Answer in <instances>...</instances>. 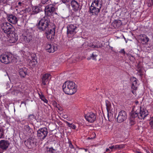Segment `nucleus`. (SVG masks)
I'll use <instances>...</instances> for the list:
<instances>
[{
	"instance_id": "1",
	"label": "nucleus",
	"mask_w": 153,
	"mask_h": 153,
	"mask_svg": "<svg viewBox=\"0 0 153 153\" xmlns=\"http://www.w3.org/2000/svg\"><path fill=\"white\" fill-rule=\"evenodd\" d=\"M51 24L48 16H45L39 21L37 26L39 30L45 31L51 28Z\"/></svg>"
},
{
	"instance_id": "2",
	"label": "nucleus",
	"mask_w": 153,
	"mask_h": 153,
	"mask_svg": "<svg viewBox=\"0 0 153 153\" xmlns=\"http://www.w3.org/2000/svg\"><path fill=\"white\" fill-rule=\"evenodd\" d=\"M102 3V0H93L89 8L90 13H92L93 15L97 16L100 11Z\"/></svg>"
},
{
	"instance_id": "3",
	"label": "nucleus",
	"mask_w": 153,
	"mask_h": 153,
	"mask_svg": "<svg viewBox=\"0 0 153 153\" xmlns=\"http://www.w3.org/2000/svg\"><path fill=\"white\" fill-rule=\"evenodd\" d=\"M1 26L2 31L8 34L13 32L15 29L13 26L8 22H5L2 24Z\"/></svg>"
},
{
	"instance_id": "4",
	"label": "nucleus",
	"mask_w": 153,
	"mask_h": 153,
	"mask_svg": "<svg viewBox=\"0 0 153 153\" xmlns=\"http://www.w3.org/2000/svg\"><path fill=\"white\" fill-rule=\"evenodd\" d=\"M48 132V131L46 128L43 127L40 128L37 131V137L41 141H42L46 137Z\"/></svg>"
},
{
	"instance_id": "5",
	"label": "nucleus",
	"mask_w": 153,
	"mask_h": 153,
	"mask_svg": "<svg viewBox=\"0 0 153 153\" xmlns=\"http://www.w3.org/2000/svg\"><path fill=\"white\" fill-rule=\"evenodd\" d=\"M68 94L72 95L77 91V87L75 83L72 81H68Z\"/></svg>"
},
{
	"instance_id": "6",
	"label": "nucleus",
	"mask_w": 153,
	"mask_h": 153,
	"mask_svg": "<svg viewBox=\"0 0 153 153\" xmlns=\"http://www.w3.org/2000/svg\"><path fill=\"white\" fill-rule=\"evenodd\" d=\"M12 59V56L9 54H2L0 56V60L2 63L8 64Z\"/></svg>"
},
{
	"instance_id": "7",
	"label": "nucleus",
	"mask_w": 153,
	"mask_h": 153,
	"mask_svg": "<svg viewBox=\"0 0 153 153\" xmlns=\"http://www.w3.org/2000/svg\"><path fill=\"white\" fill-rule=\"evenodd\" d=\"M51 25H53L52 27L45 31L47 38L50 40L53 39L55 34V26L53 24H51Z\"/></svg>"
},
{
	"instance_id": "8",
	"label": "nucleus",
	"mask_w": 153,
	"mask_h": 153,
	"mask_svg": "<svg viewBox=\"0 0 153 153\" xmlns=\"http://www.w3.org/2000/svg\"><path fill=\"white\" fill-rule=\"evenodd\" d=\"M55 11V5L53 4L47 5L45 7V13L46 16H51Z\"/></svg>"
},
{
	"instance_id": "9",
	"label": "nucleus",
	"mask_w": 153,
	"mask_h": 153,
	"mask_svg": "<svg viewBox=\"0 0 153 153\" xmlns=\"http://www.w3.org/2000/svg\"><path fill=\"white\" fill-rule=\"evenodd\" d=\"M10 145V143L7 140H4L0 141V153L7 150Z\"/></svg>"
},
{
	"instance_id": "10",
	"label": "nucleus",
	"mask_w": 153,
	"mask_h": 153,
	"mask_svg": "<svg viewBox=\"0 0 153 153\" xmlns=\"http://www.w3.org/2000/svg\"><path fill=\"white\" fill-rule=\"evenodd\" d=\"M137 112L139 113V118L140 119H144L148 114V111L141 106L137 109Z\"/></svg>"
},
{
	"instance_id": "11",
	"label": "nucleus",
	"mask_w": 153,
	"mask_h": 153,
	"mask_svg": "<svg viewBox=\"0 0 153 153\" xmlns=\"http://www.w3.org/2000/svg\"><path fill=\"white\" fill-rule=\"evenodd\" d=\"M127 118V114L126 111L122 110L118 113L117 118V121L119 123H121L125 120Z\"/></svg>"
},
{
	"instance_id": "12",
	"label": "nucleus",
	"mask_w": 153,
	"mask_h": 153,
	"mask_svg": "<svg viewBox=\"0 0 153 153\" xmlns=\"http://www.w3.org/2000/svg\"><path fill=\"white\" fill-rule=\"evenodd\" d=\"M32 34L28 30H26L22 35V39L26 43L29 42L32 39Z\"/></svg>"
},
{
	"instance_id": "13",
	"label": "nucleus",
	"mask_w": 153,
	"mask_h": 153,
	"mask_svg": "<svg viewBox=\"0 0 153 153\" xmlns=\"http://www.w3.org/2000/svg\"><path fill=\"white\" fill-rule=\"evenodd\" d=\"M85 117L88 121L91 123L94 122L96 118L95 114L92 112L88 113L85 115Z\"/></svg>"
},
{
	"instance_id": "14",
	"label": "nucleus",
	"mask_w": 153,
	"mask_h": 153,
	"mask_svg": "<svg viewBox=\"0 0 153 153\" xmlns=\"http://www.w3.org/2000/svg\"><path fill=\"white\" fill-rule=\"evenodd\" d=\"M68 8L71 10H73L75 11H77L79 8V5L78 3L75 0H72L69 4Z\"/></svg>"
},
{
	"instance_id": "15",
	"label": "nucleus",
	"mask_w": 153,
	"mask_h": 153,
	"mask_svg": "<svg viewBox=\"0 0 153 153\" xmlns=\"http://www.w3.org/2000/svg\"><path fill=\"white\" fill-rule=\"evenodd\" d=\"M45 49L47 52L51 53H53L56 51L57 48L55 45H51L50 44H46Z\"/></svg>"
},
{
	"instance_id": "16",
	"label": "nucleus",
	"mask_w": 153,
	"mask_h": 153,
	"mask_svg": "<svg viewBox=\"0 0 153 153\" xmlns=\"http://www.w3.org/2000/svg\"><path fill=\"white\" fill-rule=\"evenodd\" d=\"M9 34L10 36L9 42L10 43H14L17 41L18 39V36L14 31Z\"/></svg>"
},
{
	"instance_id": "17",
	"label": "nucleus",
	"mask_w": 153,
	"mask_h": 153,
	"mask_svg": "<svg viewBox=\"0 0 153 153\" xmlns=\"http://www.w3.org/2000/svg\"><path fill=\"white\" fill-rule=\"evenodd\" d=\"M7 19L9 22L13 24H16L18 20L16 16L12 14L7 15Z\"/></svg>"
},
{
	"instance_id": "18",
	"label": "nucleus",
	"mask_w": 153,
	"mask_h": 153,
	"mask_svg": "<svg viewBox=\"0 0 153 153\" xmlns=\"http://www.w3.org/2000/svg\"><path fill=\"white\" fill-rule=\"evenodd\" d=\"M68 152L69 153H75L76 150L73 145L72 143L71 140L68 139Z\"/></svg>"
},
{
	"instance_id": "19",
	"label": "nucleus",
	"mask_w": 153,
	"mask_h": 153,
	"mask_svg": "<svg viewBox=\"0 0 153 153\" xmlns=\"http://www.w3.org/2000/svg\"><path fill=\"white\" fill-rule=\"evenodd\" d=\"M76 27L73 25H70L69 27H68V37L70 34H73Z\"/></svg>"
},
{
	"instance_id": "20",
	"label": "nucleus",
	"mask_w": 153,
	"mask_h": 153,
	"mask_svg": "<svg viewBox=\"0 0 153 153\" xmlns=\"http://www.w3.org/2000/svg\"><path fill=\"white\" fill-rule=\"evenodd\" d=\"M27 69L25 68H21L19 70V73L21 77L24 78L27 75Z\"/></svg>"
},
{
	"instance_id": "21",
	"label": "nucleus",
	"mask_w": 153,
	"mask_h": 153,
	"mask_svg": "<svg viewBox=\"0 0 153 153\" xmlns=\"http://www.w3.org/2000/svg\"><path fill=\"white\" fill-rule=\"evenodd\" d=\"M50 76L51 75L48 74H46L43 75L42 78V82L43 85H46V82L48 81Z\"/></svg>"
},
{
	"instance_id": "22",
	"label": "nucleus",
	"mask_w": 153,
	"mask_h": 153,
	"mask_svg": "<svg viewBox=\"0 0 153 153\" xmlns=\"http://www.w3.org/2000/svg\"><path fill=\"white\" fill-rule=\"evenodd\" d=\"M122 22L120 20H115L112 23V25L114 28H118L122 25Z\"/></svg>"
},
{
	"instance_id": "23",
	"label": "nucleus",
	"mask_w": 153,
	"mask_h": 153,
	"mask_svg": "<svg viewBox=\"0 0 153 153\" xmlns=\"http://www.w3.org/2000/svg\"><path fill=\"white\" fill-rule=\"evenodd\" d=\"M140 40L142 43L143 44H146L149 40V39L145 34H143L141 35Z\"/></svg>"
},
{
	"instance_id": "24",
	"label": "nucleus",
	"mask_w": 153,
	"mask_h": 153,
	"mask_svg": "<svg viewBox=\"0 0 153 153\" xmlns=\"http://www.w3.org/2000/svg\"><path fill=\"white\" fill-rule=\"evenodd\" d=\"M41 5H39V6H36L33 7L32 9V12L34 14H37L39 12L42 11V8L40 7V6Z\"/></svg>"
},
{
	"instance_id": "25",
	"label": "nucleus",
	"mask_w": 153,
	"mask_h": 153,
	"mask_svg": "<svg viewBox=\"0 0 153 153\" xmlns=\"http://www.w3.org/2000/svg\"><path fill=\"white\" fill-rule=\"evenodd\" d=\"M105 104L107 111H113V108L111 106V103L108 101L106 100L105 101Z\"/></svg>"
},
{
	"instance_id": "26",
	"label": "nucleus",
	"mask_w": 153,
	"mask_h": 153,
	"mask_svg": "<svg viewBox=\"0 0 153 153\" xmlns=\"http://www.w3.org/2000/svg\"><path fill=\"white\" fill-rule=\"evenodd\" d=\"M139 113L137 112V109L135 111H131L130 113V117L134 119L138 117L139 118Z\"/></svg>"
},
{
	"instance_id": "27",
	"label": "nucleus",
	"mask_w": 153,
	"mask_h": 153,
	"mask_svg": "<svg viewBox=\"0 0 153 153\" xmlns=\"http://www.w3.org/2000/svg\"><path fill=\"white\" fill-rule=\"evenodd\" d=\"M25 145L28 147L29 148H31L35 145L33 141L28 140L27 142L26 141H25Z\"/></svg>"
},
{
	"instance_id": "28",
	"label": "nucleus",
	"mask_w": 153,
	"mask_h": 153,
	"mask_svg": "<svg viewBox=\"0 0 153 153\" xmlns=\"http://www.w3.org/2000/svg\"><path fill=\"white\" fill-rule=\"evenodd\" d=\"M13 91L12 93L14 94H16L19 92L22 91L21 89L19 88V87L17 86V87H13Z\"/></svg>"
},
{
	"instance_id": "29",
	"label": "nucleus",
	"mask_w": 153,
	"mask_h": 153,
	"mask_svg": "<svg viewBox=\"0 0 153 153\" xmlns=\"http://www.w3.org/2000/svg\"><path fill=\"white\" fill-rule=\"evenodd\" d=\"M108 117L109 121H111L113 119V111H108Z\"/></svg>"
},
{
	"instance_id": "30",
	"label": "nucleus",
	"mask_w": 153,
	"mask_h": 153,
	"mask_svg": "<svg viewBox=\"0 0 153 153\" xmlns=\"http://www.w3.org/2000/svg\"><path fill=\"white\" fill-rule=\"evenodd\" d=\"M37 62L36 60H34V61L31 60L29 62V64L30 66L32 68H34L35 67L36 65L37 64Z\"/></svg>"
},
{
	"instance_id": "31",
	"label": "nucleus",
	"mask_w": 153,
	"mask_h": 153,
	"mask_svg": "<svg viewBox=\"0 0 153 153\" xmlns=\"http://www.w3.org/2000/svg\"><path fill=\"white\" fill-rule=\"evenodd\" d=\"M114 150H116L117 149H120L124 148L125 146V145L124 144L117 145H114Z\"/></svg>"
},
{
	"instance_id": "32",
	"label": "nucleus",
	"mask_w": 153,
	"mask_h": 153,
	"mask_svg": "<svg viewBox=\"0 0 153 153\" xmlns=\"http://www.w3.org/2000/svg\"><path fill=\"white\" fill-rule=\"evenodd\" d=\"M69 128L70 129H75L76 126L74 124L68 122V129Z\"/></svg>"
},
{
	"instance_id": "33",
	"label": "nucleus",
	"mask_w": 153,
	"mask_h": 153,
	"mask_svg": "<svg viewBox=\"0 0 153 153\" xmlns=\"http://www.w3.org/2000/svg\"><path fill=\"white\" fill-rule=\"evenodd\" d=\"M131 82H132V84H133V85H137V80L136 78L134 77H131Z\"/></svg>"
},
{
	"instance_id": "34",
	"label": "nucleus",
	"mask_w": 153,
	"mask_h": 153,
	"mask_svg": "<svg viewBox=\"0 0 153 153\" xmlns=\"http://www.w3.org/2000/svg\"><path fill=\"white\" fill-rule=\"evenodd\" d=\"M25 128L26 131L28 133H31L33 132V129L31 128L28 125H26L25 126Z\"/></svg>"
},
{
	"instance_id": "35",
	"label": "nucleus",
	"mask_w": 153,
	"mask_h": 153,
	"mask_svg": "<svg viewBox=\"0 0 153 153\" xmlns=\"http://www.w3.org/2000/svg\"><path fill=\"white\" fill-rule=\"evenodd\" d=\"M67 82V81H65V82L64 83L62 86L63 90L66 94H67V89L66 88V83Z\"/></svg>"
},
{
	"instance_id": "36",
	"label": "nucleus",
	"mask_w": 153,
	"mask_h": 153,
	"mask_svg": "<svg viewBox=\"0 0 153 153\" xmlns=\"http://www.w3.org/2000/svg\"><path fill=\"white\" fill-rule=\"evenodd\" d=\"M30 57L31 58V59L30 60V61H33L36 60H37V57L35 53H32L30 55Z\"/></svg>"
},
{
	"instance_id": "37",
	"label": "nucleus",
	"mask_w": 153,
	"mask_h": 153,
	"mask_svg": "<svg viewBox=\"0 0 153 153\" xmlns=\"http://www.w3.org/2000/svg\"><path fill=\"white\" fill-rule=\"evenodd\" d=\"M129 124L131 126H132L134 125L135 123V119L133 118L130 117L129 120Z\"/></svg>"
},
{
	"instance_id": "38",
	"label": "nucleus",
	"mask_w": 153,
	"mask_h": 153,
	"mask_svg": "<svg viewBox=\"0 0 153 153\" xmlns=\"http://www.w3.org/2000/svg\"><path fill=\"white\" fill-rule=\"evenodd\" d=\"M97 56V55H96L94 54V53H92L91 55L90 56V57H88L87 58V59L88 60H90L91 59H92L93 60H95L96 59V58Z\"/></svg>"
},
{
	"instance_id": "39",
	"label": "nucleus",
	"mask_w": 153,
	"mask_h": 153,
	"mask_svg": "<svg viewBox=\"0 0 153 153\" xmlns=\"http://www.w3.org/2000/svg\"><path fill=\"white\" fill-rule=\"evenodd\" d=\"M149 124L151 128L153 129V117H150Z\"/></svg>"
},
{
	"instance_id": "40",
	"label": "nucleus",
	"mask_w": 153,
	"mask_h": 153,
	"mask_svg": "<svg viewBox=\"0 0 153 153\" xmlns=\"http://www.w3.org/2000/svg\"><path fill=\"white\" fill-rule=\"evenodd\" d=\"M41 2L43 4H48L50 3V0H40Z\"/></svg>"
},
{
	"instance_id": "41",
	"label": "nucleus",
	"mask_w": 153,
	"mask_h": 153,
	"mask_svg": "<svg viewBox=\"0 0 153 153\" xmlns=\"http://www.w3.org/2000/svg\"><path fill=\"white\" fill-rule=\"evenodd\" d=\"M89 46L90 47H91V48H100L101 47V46H98L97 45H95L92 44H90L89 45Z\"/></svg>"
},
{
	"instance_id": "42",
	"label": "nucleus",
	"mask_w": 153,
	"mask_h": 153,
	"mask_svg": "<svg viewBox=\"0 0 153 153\" xmlns=\"http://www.w3.org/2000/svg\"><path fill=\"white\" fill-rule=\"evenodd\" d=\"M40 98L45 102L47 103L48 102V100L45 99L43 95V96H42Z\"/></svg>"
},
{
	"instance_id": "43",
	"label": "nucleus",
	"mask_w": 153,
	"mask_h": 153,
	"mask_svg": "<svg viewBox=\"0 0 153 153\" xmlns=\"http://www.w3.org/2000/svg\"><path fill=\"white\" fill-rule=\"evenodd\" d=\"M55 150L52 148H47V151L48 152H51V153H53Z\"/></svg>"
},
{
	"instance_id": "44",
	"label": "nucleus",
	"mask_w": 153,
	"mask_h": 153,
	"mask_svg": "<svg viewBox=\"0 0 153 153\" xmlns=\"http://www.w3.org/2000/svg\"><path fill=\"white\" fill-rule=\"evenodd\" d=\"M131 88L132 89L134 90H136L137 89V85H134L132 84Z\"/></svg>"
},
{
	"instance_id": "45",
	"label": "nucleus",
	"mask_w": 153,
	"mask_h": 153,
	"mask_svg": "<svg viewBox=\"0 0 153 153\" xmlns=\"http://www.w3.org/2000/svg\"><path fill=\"white\" fill-rule=\"evenodd\" d=\"M35 116L33 114H30L29 116V118L31 120H33Z\"/></svg>"
},
{
	"instance_id": "46",
	"label": "nucleus",
	"mask_w": 153,
	"mask_h": 153,
	"mask_svg": "<svg viewBox=\"0 0 153 153\" xmlns=\"http://www.w3.org/2000/svg\"><path fill=\"white\" fill-rule=\"evenodd\" d=\"M7 1V0H0V3H5Z\"/></svg>"
},
{
	"instance_id": "47",
	"label": "nucleus",
	"mask_w": 153,
	"mask_h": 153,
	"mask_svg": "<svg viewBox=\"0 0 153 153\" xmlns=\"http://www.w3.org/2000/svg\"><path fill=\"white\" fill-rule=\"evenodd\" d=\"M120 52L121 53H123L124 54H125V52L124 51V49H121L120 51Z\"/></svg>"
},
{
	"instance_id": "48",
	"label": "nucleus",
	"mask_w": 153,
	"mask_h": 153,
	"mask_svg": "<svg viewBox=\"0 0 153 153\" xmlns=\"http://www.w3.org/2000/svg\"><path fill=\"white\" fill-rule=\"evenodd\" d=\"M109 149H111V150H112V151L113 149H114V145H113L111 146H110L109 147Z\"/></svg>"
},
{
	"instance_id": "49",
	"label": "nucleus",
	"mask_w": 153,
	"mask_h": 153,
	"mask_svg": "<svg viewBox=\"0 0 153 153\" xmlns=\"http://www.w3.org/2000/svg\"><path fill=\"white\" fill-rule=\"evenodd\" d=\"M106 152H111L112 151V150H110V149H109V148L108 149H106Z\"/></svg>"
},
{
	"instance_id": "50",
	"label": "nucleus",
	"mask_w": 153,
	"mask_h": 153,
	"mask_svg": "<svg viewBox=\"0 0 153 153\" xmlns=\"http://www.w3.org/2000/svg\"><path fill=\"white\" fill-rule=\"evenodd\" d=\"M138 71L139 72H140L141 70V68L139 67V65H138Z\"/></svg>"
},
{
	"instance_id": "51",
	"label": "nucleus",
	"mask_w": 153,
	"mask_h": 153,
	"mask_svg": "<svg viewBox=\"0 0 153 153\" xmlns=\"http://www.w3.org/2000/svg\"><path fill=\"white\" fill-rule=\"evenodd\" d=\"M22 4V3L21 2L19 1L18 2V4L20 6H21Z\"/></svg>"
},
{
	"instance_id": "52",
	"label": "nucleus",
	"mask_w": 153,
	"mask_h": 153,
	"mask_svg": "<svg viewBox=\"0 0 153 153\" xmlns=\"http://www.w3.org/2000/svg\"><path fill=\"white\" fill-rule=\"evenodd\" d=\"M153 4H151V3H150V2L149 3H148V6L149 7L151 6Z\"/></svg>"
},
{
	"instance_id": "53",
	"label": "nucleus",
	"mask_w": 153,
	"mask_h": 153,
	"mask_svg": "<svg viewBox=\"0 0 153 153\" xmlns=\"http://www.w3.org/2000/svg\"><path fill=\"white\" fill-rule=\"evenodd\" d=\"M39 96L40 97V98L41 97V96H43V95L42 94V93H39Z\"/></svg>"
},
{
	"instance_id": "54",
	"label": "nucleus",
	"mask_w": 153,
	"mask_h": 153,
	"mask_svg": "<svg viewBox=\"0 0 153 153\" xmlns=\"http://www.w3.org/2000/svg\"><path fill=\"white\" fill-rule=\"evenodd\" d=\"M62 0V2L63 3H65L67 2V0Z\"/></svg>"
},
{
	"instance_id": "55",
	"label": "nucleus",
	"mask_w": 153,
	"mask_h": 153,
	"mask_svg": "<svg viewBox=\"0 0 153 153\" xmlns=\"http://www.w3.org/2000/svg\"><path fill=\"white\" fill-rule=\"evenodd\" d=\"M150 3H151V4L153 5V0H151V2Z\"/></svg>"
},
{
	"instance_id": "56",
	"label": "nucleus",
	"mask_w": 153,
	"mask_h": 153,
	"mask_svg": "<svg viewBox=\"0 0 153 153\" xmlns=\"http://www.w3.org/2000/svg\"><path fill=\"white\" fill-rule=\"evenodd\" d=\"M23 103H24L25 105H26V103L25 102H21V104Z\"/></svg>"
},
{
	"instance_id": "57",
	"label": "nucleus",
	"mask_w": 153,
	"mask_h": 153,
	"mask_svg": "<svg viewBox=\"0 0 153 153\" xmlns=\"http://www.w3.org/2000/svg\"><path fill=\"white\" fill-rule=\"evenodd\" d=\"M93 138H92V137H91V138H90V137H88V139H93Z\"/></svg>"
},
{
	"instance_id": "58",
	"label": "nucleus",
	"mask_w": 153,
	"mask_h": 153,
	"mask_svg": "<svg viewBox=\"0 0 153 153\" xmlns=\"http://www.w3.org/2000/svg\"><path fill=\"white\" fill-rule=\"evenodd\" d=\"M84 149L85 150V152H87V149Z\"/></svg>"
},
{
	"instance_id": "59",
	"label": "nucleus",
	"mask_w": 153,
	"mask_h": 153,
	"mask_svg": "<svg viewBox=\"0 0 153 153\" xmlns=\"http://www.w3.org/2000/svg\"><path fill=\"white\" fill-rule=\"evenodd\" d=\"M132 91V93L133 94H134V91Z\"/></svg>"
},
{
	"instance_id": "60",
	"label": "nucleus",
	"mask_w": 153,
	"mask_h": 153,
	"mask_svg": "<svg viewBox=\"0 0 153 153\" xmlns=\"http://www.w3.org/2000/svg\"><path fill=\"white\" fill-rule=\"evenodd\" d=\"M71 131V130L70 131H68V132H70Z\"/></svg>"
},
{
	"instance_id": "61",
	"label": "nucleus",
	"mask_w": 153,
	"mask_h": 153,
	"mask_svg": "<svg viewBox=\"0 0 153 153\" xmlns=\"http://www.w3.org/2000/svg\"><path fill=\"white\" fill-rule=\"evenodd\" d=\"M69 1V0H68V1H67L68 2H69V1Z\"/></svg>"
},
{
	"instance_id": "62",
	"label": "nucleus",
	"mask_w": 153,
	"mask_h": 153,
	"mask_svg": "<svg viewBox=\"0 0 153 153\" xmlns=\"http://www.w3.org/2000/svg\"><path fill=\"white\" fill-rule=\"evenodd\" d=\"M131 56L132 57H133V56Z\"/></svg>"
},
{
	"instance_id": "63",
	"label": "nucleus",
	"mask_w": 153,
	"mask_h": 153,
	"mask_svg": "<svg viewBox=\"0 0 153 153\" xmlns=\"http://www.w3.org/2000/svg\"><path fill=\"white\" fill-rule=\"evenodd\" d=\"M147 153H149V152H147Z\"/></svg>"
}]
</instances>
